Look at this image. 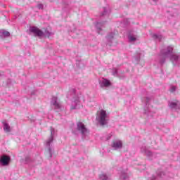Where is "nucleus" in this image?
<instances>
[{
	"instance_id": "32",
	"label": "nucleus",
	"mask_w": 180,
	"mask_h": 180,
	"mask_svg": "<svg viewBox=\"0 0 180 180\" xmlns=\"http://www.w3.org/2000/svg\"><path fill=\"white\" fill-rule=\"evenodd\" d=\"M139 56H141V53H139Z\"/></svg>"
},
{
	"instance_id": "11",
	"label": "nucleus",
	"mask_w": 180,
	"mask_h": 180,
	"mask_svg": "<svg viewBox=\"0 0 180 180\" xmlns=\"http://www.w3.org/2000/svg\"><path fill=\"white\" fill-rule=\"evenodd\" d=\"M82 107V104H81V101H79V97H76L73 98L71 105V109H79V108Z\"/></svg>"
},
{
	"instance_id": "13",
	"label": "nucleus",
	"mask_w": 180,
	"mask_h": 180,
	"mask_svg": "<svg viewBox=\"0 0 180 180\" xmlns=\"http://www.w3.org/2000/svg\"><path fill=\"white\" fill-rule=\"evenodd\" d=\"M11 161V157L4 155L1 157L0 162L4 167H6V165H9V162Z\"/></svg>"
},
{
	"instance_id": "17",
	"label": "nucleus",
	"mask_w": 180,
	"mask_h": 180,
	"mask_svg": "<svg viewBox=\"0 0 180 180\" xmlns=\"http://www.w3.org/2000/svg\"><path fill=\"white\" fill-rule=\"evenodd\" d=\"M120 179L127 180L130 178L129 174H127V170H123L120 172Z\"/></svg>"
},
{
	"instance_id": "22",
	"label": "nucleus",
	"mask_w": 180,
	"mask_h": 180,
	"mask_svg": "<svg viewBox=\"0 0 180 180\" xmlns=\"http://www.w3.org/2000/svg\"><path fill=\"white\" fill-rule=\"evenodd\" d=\"M4 126V130L6 133H10L11 131V126H9V124L6 122H3Z\"/></svg>"
},
{
	"instance_id": "8",
	"label": "nucleus",
	"mask_w": 180,
	"mask_h": 180,
	"mask_svg": "<svg viewBox=\"0 0 180 180\" xmlns=\"http://www.w3.org/2000/svg\"><path fill=\"white\" fill-rule=\"evenodd\" d=\"M141 153H142V154H146L148 160H154V158H157V155H155V153H152L151 151L146 148V146H142L141 148Z\"/></svg>"
},
{
	"instance_id": "7",
	"label": "nucleus",
	"mask_w": 180,
	"mask_h": 180,
	"mask_svg": "<svg viewBox=\"0 0 180 180\" xmlns=\"http://www.w3.org/2000/svg\"><path fill=\"white\" fill-rule=\"evenodd\" d=\"M51 105L53 108V109L56 110V112H60L61 110V103H60L57 97L52 98Z\"/></svg>"
},
{
	"instance_id": "10",
	"label": "nucleus",
	"mask_w": 180,
	"mask_h": 180,
	"mask_svg": "<svg viewBox=\"0 0 180 180\" xmlns=\"http://www.w3.org/2000/svg\"><path fill=\"white\" fill-rule=\"evenodd\" d=\"M139 39V36H137V32L131 30L128 34V39L129 43H134Z\"/></svg>"
},
{
	"instance_id": "16",
	"label": "nucleus",
	"mask_w": 180,
	"mask_h": 180,
	"mask_svg": "<svg viewBox=\"0 0 180 180\" xmlns=\"http://www.w3.org/2000/svg\"><path fill=\"white\" fill-rule=\"evenodd\" d=\"M115 34L116 33L114 32H110L107 35L106 39L110 46H111L112 41H113V39H115Z\"/></svg>"
},
{
	"instance_id": "3",
	"label": "nucleus",
	"mask_w": 180,
	"mask_h": 180,
	"mask_svg": "<svg viewBox=\"0 0 180 180\" xmlns=\"http://www.w3.org/2000/svg\"><path fill=\"white\" fill-rule=\"evenodd\" d=\"M30 32L33 33L35 36H38V37H43V36H45V37H50V36H53V34H54V33L49 31L48 30H46L45 32H43L37 27H30Z\"/></svg>"
},
{
	"instance_id": "20",
	"label": "nucleus",
	"mask_w": 180,
	"mask_h": 180,
	"mask_svg": "<svg viewBox=\"0 0 180 180\" xmlns=\"http://www.w3.org/2000/svg\"><path fill=\"white\" fill-rule=\"evenodd\" d=\"M99 179L101 180H112V178L110 177V176H109L105 173L100 174Z\"/></svg>"
},
{
	"instance_id": "26",
	"label": "nucleus",
	"mask_w": 180,
	"mask_h": 180,
	"mask_svg": "<svg viewBox=\"0 0 180 180\" xmlns=\"http://www.w3.org/2000/svg\"><path fill=\"white\" fill-rule=\"evenodd\" d=\"M37 8H38V9H43V4H37Z\"/></svg>"
},
{
	"instance_id": "6",
	"label": "nucleus",
	"mask_w": 180,
	"mask_h": 180,
	"mask_svg": "<svg viewBox=\"0 0 180 180\" xmlns=\"http://www.w3.org/2000/svg\"><path fill=\"white\" fill-rule=\"evenodd\" d=\"M77 130L80 134H82V139H85L86 135L89 134V130L85 127V124L82 122L77 123Z\"/></svg>"
},
{
	"instance_id": "28",
	"label": "nucleus",
	"mask_w": 180,
	"mask_h": 180,
	"mask_svg": "<svg viewBox=\"0 0 180 180\" xmlns=\"http://www.w3.org/2000/svg\"><path fill=\"white\" fill-rule=\"evenodd\" d=\"M135 60H136L137 61H140V56L139 57L136 56Z\"/></svg>"
},
{
	"instance_id": "27",
	"label": "nucleus",
	"mask_w": 180,
	"mask_h": 180,
	"mask_svg": "<svg viewBox=\"0 0 180 180\" xmlns=\"http://www.w3.org/2000/svg\"><path fill=\"white\" fill-rule=\"evenodd\" d=\"M177 109H180V102L177 101Z\"/></svg>"
},
{
	"instance_id": "18",
	"label": "nucleus",
	"mask_w": 180,
	"mask_h": 180,
	"mask_svg": "<svg viewBox=\"0 0 180 180\" xmlns=\"http://www.w3.org/2000/svg\"><path fill=\"white\" fill-rule=\"evenodd\" d=\"M168 106L170 109H178V101H169Z\"/></svg>"
},
{
	"instance_id": "12",
	"label": "nucleus",
	"mask_w": 180,
	"mask_h": 180,
	"mask_svg": "<svg viewBox=\"0 0 180 180\" xmlns=\"http://www.w3.org/2000/svg\"><path fill=\"white\" fill-rule=\"evenodd\" d=\"M156 174H157L156 176L153 175L150 177V180H162L165 177V174L164 173V172H162L161 170H158L156 172Z\"/></svg>"
},
{
	"instance_id": "9",
	"label": "nucleus",
	"mask_w": 180,
	"mask_h": 180,
	"mask_svg": "<svg viewBox=\"0 0 180 180\" xmlns=\"http://www.w3.org/2000/svg\"><path fill=\"white\" fill-rule=\"evenodd\" d=\"M111 147L113 150H122L123 148V141L120 139H115L112 142Z\"/></svg>"
},
{
	"instance_id": "24",
	"label": "nucleus",
	"mask_w": 180,
	"mask_h": 180,
	"mask_svg": "<svg viewBox=\"0 0 180 180\" xmlns=\"http://www.w3.org/2000/svg\"><path fill=\"white\" fill-rule=\"evenodd\" d=\"M112 72V75H114V77H119V75L117 73V70L113 69Z\"/></svg>"
},
{
	"instance_id": "30",
	"label": "nucleus",
	"mask_w": 180,
	"mask_h": 180,
	"mask_svg": "<svg viewBox=\"0 0 180 180\" xmlns=\"http://www.w3.org/2000/svg\"><path fill=\"white\" fill-rule=\"evenodd\" d=\"M153 2H155V4H157V2H158V0H152Z\"/></svg>"
},
{
	"instance_id": "29",
	"label": "nucleus",
	"mask_w": 180,
	"mask_h": 180,
	"mask_svg": "<svg viewBox=\"0 0 180 180\" xmlns=\"http://www.w3.org/2000/svg\"><path fill=\"white\" fill-rule=\"evenodd\" d=\"M26 162H29V158H25Z\"/></svg>"
},
{
	"instance_id": "31",
	"label": "nucleus",
	"mask_w": 180,
	"mask_h": 180,
	"mask_svg": "<svg viewBox=\"0 0 180 180\" xmlns=\"http://www.w3.org/2000/svg\"><path fill=\"white\" fill-rule=\"evenodd\" d=\"M4 75V72H0V77Z\"/></svg>"
},
{
	"instance_id": "15",
	"label": "nucleus",
	"mask_w": 180,
	"mask_h": 180,
	"mask_svg": "<svg viewBox=\"0 0 180 180\" xmlns=\"http://www.w3.org/2000/svg\"><path fill=\"white\" fill-rule=\"evenodd\" d=\"M105 23H106V22H105V21H103V22L98 21L96 23V27L97 29V32H98V34H101V32H102V27H103V26H105Z\"/></svg>"
},
{
	"instance_id": "5",
	"label": "nucleus",
	"mask_w": 180,
	"mask_h": 180,
	"mask_svg": "<svg viewBox=\"0 0 180 180\" xmlns=\"http://www.w3.org/2000/svg\"><path fill=\"white\" fill-rule=\"evenodd\" d=\"M150 101L151 98L150 97H146L145 98L146 106L144 108V113L147 116H153V113H155V110L153 108V106L150 105Z\"/></svg>"
},
{
	"instance_id": "19",
	"label": "nucleus",
	"mask_w": 180,
	"mask_h": 180,
	"mask_svg": "<svg viewBox=\"0 0 180 180\" xmlns=\"http://www.w3.org/2000/svg\"><path fill=\"white\" fill-rule=\"evenodd\" d=\"M9 36H11V33H9V32L5 31L4 30L0 31V37H1V39L9 37Z\"/></svg>"
},
{
	"instance_id": "21",
	"label": "nucleus",
	"mask_w": 180,
	"mask_h": 180,
	"mask_svg": "<svg viewBox=\"0 0 180 180\" xmlns=\"http://www.w3.org/2000/svg\"><path fill=\"white\" fill-rule=\"evenodd\" d=\"M109 13H110V9L109 7H104L101 16H109Z\"/></svg>"
},
{
	"instance_id": "1",
	"label": "nucleus",
	"mask_w": 180,
	"mask_h": 180,
	"mask_svg": "<svg viewBox=\"0 0 180 180\" xmlns=\"http://www.w3.org/2000/svg\"><path fill=\"white\" fill-rule=\"evenodd\" d=\"M173 51L174 48L172 46H167L166 49L161 50L160 55L159 56L160 64H164L166 58H169L174 65H178L179 63V56L174 53Z\"/></svg>"
},
{
	"instance_id": "23",
	"label": "nucleus",
	"mask_w": 180,
	"mask_h": 180,
	"mask_svg": "<svg viewBox=\"0 0 180 180\" xmlns=\"http://www.w3.org/2000/svg\"><path fill=\"white\" fill-rule=\"evenodd\" d=\"M153 39H155L156 40H159L161 41L162 40V35L160 34H154L153 35Z\"/></svg>"
},
{
	"instance_id": "14",
	"label": "nucleus",
	"mask_w": 180,
	"mask_h": 180,
	"mask_svg": "<svg viewBox=\"0 0 180 180\" xmlns=\"http://www.w3.org/2000/svg\"><path fill=\"white\" fill-rule=\"evenodd\" d=\"M100 86L101 88H108V86H110V81L107 79L103 78L99 81Z\"/></svg>"
},
{
	"instance_id": "4",
	"label": "nucleus",
	"mask_w": 180,
	"mask_h": 180,
	"mask_svg": "<svg viewBox=\"0 0 180 180\" xmlns=\"http://www.w3.org/2000/svg\"><path fill=\"white\" fill-rule=\"evenodd\" d=\"M54 136H56V129H54V128L53 127H51V136L46 141V147L49 150V153L51 158L53 157V153L54 151V150L52 149L51 148L53 147V141L54 140Z\"/></svg>"
},
{
	"instance_id": "2",
	"label": "nucleus",
	"mask_w": 180,
	"mask_h": 180,
	"mask_svg": "<svg viewBox=\"0 0 180 180\" xmlns=\"http://www.w3.org/2000/svg\"><path fill=\"white\" fill-rule=\"evenodd\" d=\"M96 120L101 126H105L109 122V114L105 110H101L97 112Z\"/></svg>"
},
{
	"instance_id": "25",
	"label": "nucleus",
	"mask_w": 180,
	"mask_h": 180,
	"mask_svg": "<svg viewBox=\"0 0 180 180\" xmlns=\"http://www.w3.org/2000/svg\"><path fill=\"white\" fill-rule=\"evenodd\" d=\"M175 91H176V87L175 86H172L170 88V92H175Z\"/></svg>"
}]
</instances>
